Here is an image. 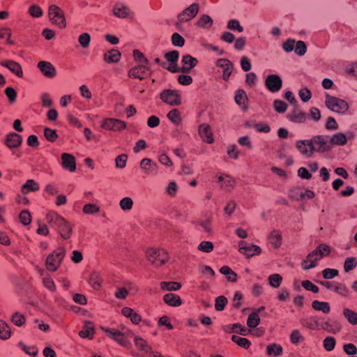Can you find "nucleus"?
<instances>
[{"label": "nucleus", "mask_w": 357, "mask_h": 357, "mask_svg": "<svg viewBox=\"0 0 357 357\" xmlns=\"http://www.w3.org/2000/svg\"><path fill=\"white\" fill-rule=\"evenodd\" d=\"M289 338L291 342L294 344H297L305 340V337L301 335V333L298 329H295L291 331Z\"/></svg>", "instance_id": "47"}, {"label": "nucleus", "mask_w": 357, "mask_h": 357, "mask_svg": "<svg viewBox=\"0 0 357 357\" xmlns=\"http://www.w3.org/2000/svg\"><path fill=\"white\" fill-rule=\"evenodd\" d=\"M282 236L278 231L273 230L269 235V241L275 248L281 245Z\"/></svg>", "instance_id": "38"}, {"label": "nucleus", "mask_w": 357, "mask_h": 357, "mask_svg": "<svg viewBox=\"0 0 357 357\" xmlns=\"http://www.w3.org/2000/svg\"><path fill=\"white\" fill-rule=\"evenodd\" d=\"M199 134L204 142L208 144L213 142V137L209 125L205 123L200 125L199 127Z\"/></svg>", "instance_id": "22"}, {"label": "nucleus", "mask_w": 357, "mask_h": 357, "mask_svg": "<svg viewBox=\"0 0 357 357\" xmlns=\"http://www.w3.org/2000/svg\"><path fill=\"white\" fill-rule=\"evenodd\" d=\"M231 340L244 349H248L251 344L250 342L247 338L241 337L236 335L231 336Z\"/></svg>", "instance_id": "44"}, {"label": "nucleus", "mask_w": 357, "mask_h": 357, "mask_svg": "<svg viewBox=\"0 0 357 357\" xmlns=\"http://www.w3.org/2000/svg\"><path fill=\"white\" fill-rule=\"evenodd\" d=\"M94 333V329L92 322L86 321L83 329L79 332V335L82 338L92 339Z\"/></svg>", "instance_id": "29"}, {"label": "nucleus", "mask_w": 357, "mask_h": 357, "mask_svg": "<svg viewBox=\"0 0 357 357\" xmlns=\"http://www.w3.org/2000/svg\"><path fill=\"white\" fill-rule=\"evenodd\" d=\"M227 303V299L224 296H218L215 298V308L217 311H222L224 310L226 304Z\"/></svg>", "instance_id": "53"}, {"label": "nucleus", "mask_w": 357, "mask_h": 357, "mask_svg": "<svg viewBox=\"0 0 357 357\" xmlns=\"http://www.w3.org/2000/svg\"><path fill=\"white\" fill-rule=\"evenodd\" d=\"M66 255V249L59 247L56 250L50 254L46 259V267L50 271H56Z\"/></svg>", "instance_id": "4"}, {"label": "nucleus", "mask_w": 357, "mask_h": 357, "mask_svg": "<svg viewBox=\"0 0 357 357\" xmlns=\"http://www.w3.org/2000/svg\"><path fill=\"white\" fill-rule=\"evenodd\" d=\"M62 166L64 169H68L70 172H74L76 169L75 158L72 155L64 153L61 155Z\"/></svg>", "instance_id": "23"}, {"label": "nucleus", "mask_w": 357, "mask_h": 357, "mask_svg": "<svg viewBox=\"0 0 357 357\" xmlns=\"http://www.w3.org/2000/svg\"><path fill=\"white\" fill-rule=\"evenodd\" d=\"M234 99H235L236 103L238 105L241 106V105H244L245 101L246 100H248V97H247L245 91L243 89L237 90L236 92Z\"/></svg>", "instance_id": "46"}, {"label": "nucleus", "mask_w": 357, "mask_h": 357, "mask_svg": "<svg viewBox=\"0 0 357 357\" xmlns=\"http://www.w3.org/2000/svg\"><path fill=\"white\" fill-rule=\"evenodd\" d=\"M329 252V246L325 244L319 245L314 250L308 254L307 259L303 261V268L304 270H308L314 268L317 266L316 262L324 256L327 255Z\"/></svg>", "instance_id": "2"}, {"label": "nucleus", "mask_w": 357, "mask_h": 357, "mask_svg": "<svg viewBox=\"0 0 357 357\" xmlns=\"http://www.w3.org/2000/svg\"><path fill=\"white\" fill-rule=\"evenodd\" d=\"M172 43L176 47H183L185 44V39L178 33H174L172 36Z\"/></svg>", "instance_id": "63"}, {"label": "nucleus", "mask_w": 357, "mask_h": 357, "mask_svg": "<svg viewBox=\"0 0 357 357\" xmlns=\"http://www.w3.org/2000/svg\"><path fill=\"white\" fill-rule=\"evenodd\" d=\"M120 207L123 211L130 210L133 206V202L130 197L123 198L119 202Z\"/></svg>", "instance_id": "60"}, {"label": "nucleus", "mask_w": 357, "mask_h": 357, "mask_svg": "<svg viewBox=\"0 0 357 357\" xmlns=\"http://www.w3.org/2000/svg\"><path fill=\"white\" fill-rule=\"evenodd\" d=\"M301 324L310 330H319L320 323L314 317H309L301 320Z\"/></svg>", "instance_id": "27"}, {"label": "nucleus", "mask_w": 357, "mask_h": 357, "mask_svg": "<svg viewBox=\"0 0 357 357\" xmlns=\"http://www.w3.org/2000/svg\"><path fill=\"white\" fill-rule=\"evenodd\" d=\"M283 349L278 344H270L266 347L267 354L271 356H278L282 354Z\"/></svg>", "instance_id": "35"}, {"label": "nucleus", "mask_w": 357, "mask_h": 357, "mask_svg": "<svg viewBox=\"0 0 357 357\" xmlns=\"http://www.w3.org/2000/svg\"><path fill=\"white\" fill-rule=\"evenodd\" d=\"M22 143V137L16 132H10L7 135L5 144L9 149H15Z\"/></svg>", "instance_id": "21"}, {"label": "nucleus", "mask_w": 357, "mask_h": 357, "mask_svg": "<svg viewBox=\"0 0 357 357\" xmlns=\"http://www.w3.org/2000/svg\"><path fill=\"white\" fill-rule=\"evenodd\" d=\"M78 41L83 48H87L90 44L91 36L88 33H83L78 37Z\"/></svg>", "instance_id": "58"}, {"label": "nucleus", "mask_w": 357, "mask_h": 357, "mask_svg": "<svg viewBox=\"0 0 357 357\" xmlns=\"http://www.w3.org/2000/svg\"><path fill=\"white\" fill-rule=\"evenodd\" d=\"M89 282L93 289H98L101 284V279L99 274L98 273H93L91 275Z\"/></svg>", "instance_id": "51"}, {"label": "nucleus", "mask_w": 357, "mask_h": 357, "mask_svg": "<svg viewBox=\"0 0 357 357\" xmlns=\"http://www.w3.org/2000/svg\"><path fill=\"white\" fill-rule=\"evenodd\" d=\"M146 253L148 261L155 268L165 264L169 259L168 253L164 249L149 248Z\"/></svg>", "instance_id": "3"}, {"label": "nucleus", "mask_w": 357, "mask_h": 357, "mask_svg": "<svg viewBox=\"0 0 357 357\" xmlns=\"http://www.w3.org/2000/svg\"><path fill=\"white\" fill-rule=\"evenodd\" d=\"M329 139L331 148L333 146H344L347 144V135L342 132L334 134Z\"/></svg>", "instance_id": "26"}, {"label": "nucleus", "mask_w": 357, "mask_h": 357, "mask_svg": "<svg viewBox=\"0 0 357 357\" xmlns=\"http://www.w3.org/2000/svg\"><path fill=\"white\" fill-rule=\"evenodd\" d=\"M44 136L51 142H54L58 137L56 130H53L50 128H45L44 129Z\"/></svg>", "instance_id": "59"}, {"label": "nucleus", "mask_w": 357, "mask_h": 357, "mask_svg": "<svg viewBox=\"0 0 357 357\" xmlns=\"http://www.w3.org/2000/svg\"><path fill=\"white\" fill-rule=\"evenodd\" d=\"M160 99L171 106L180 105L181 96L177 91L172 89H165L160 93Z\"/></svg>", "instance_id": "9"}, {"label": "nucleus", "mask_w": 357, "mask_h": 357, "mask_svg": "<svg viewBox=\"0 0 357 357\" xmlns=\"http://www.w3.org/2000/svg\"><path fill=\"white\" fill-rule=\"evenodd\" d=\"M160 287L163 290L167 291H176L178 290L181 287V284L177 282H160Z\"/></svg>", "instance_id": "39"}, {"label": "nucleus", "mask_w": 357, "mask_h": 357, "mask_svg": "<svg viewBox=\"0 0 357 357\" xmlns=\"http://www.w3.org/2000/svg\"><path fill=\"white\" fill-rule=\"evenodd\" d=\"M134 342L135 346L141 351H143L146 353L150 354V357H151L152 348L149 346L146 341L143 338L137 336H135Z\"/></svg>", "instance_id": "30"}, {"label": "nucleus", "mask_w": 357, "mask_h": 357, "mask_svg": "<svg viewBox=\"0 0 357 357\" xmlns=\"http://www.w3.org/2000/svg\"><path fill=\"white\" fill-rule=\"evenodd\" d=\"M10 334L11 332L7 324L0 320V338L7 340L10 337Z\"/></svg>", "instance_id": "45"}, {"label": "nucleus", "mask_w": 357, "mask_h": 357, "mask_svg": "<svg viewBox=\"0 0 357 357\" xmlns=\"http://www.w3.org/2000/svg\"><path fill=\"white\" fill-rule=\"evenodd\" d=\"M330 136L328 135H316L310 140L312 144L315 146V151L324 153L331 149L330 144Z\"/></svg>", "instance_id": "8"}, {"label": "nucleus", "mask_w": 357, "mask_h": 357, "mask_svg": "<svg viewBox=\"0 0 357 357\" xmlns=\"http://www.w3.org/2000/svg\"><path fill=\"white\" fill-rule=\"evenodd\" d=\"M260 323V319L257 312H252L248 317L247 319V325L250 328H255Z\"/></svg>", "instance_id": "43"}, {"label": "nucleus", "mask_w": 357, "mask_h": 357, "mask_svg": "<svg viewBox=\"0 0 357 357\" xmlns=\"http://www.w3.org/2000/svg\"><path fill=\"white\" fill-rule=\"evenodd\" d=\"M213 243L211 241H203L198 245V250L203 252L209 253L213 250Z\"/></svg>", "instance_id": "52"}, {"label": "nucleus", "mask_w": 357, "mask_h": 357, "mask_svg": "<svg viewBox=\"0 0 357 357\" xmlns=\"http://www.w3.org/2000/svg\"><path fill=\"white\" fill-rule=\"evenodd\" d=\"M181 62L183 65L182 68H181V72L183 73H190L191 70L198 63L197 59L190 54L183 55Z\"/></svg>", "instance_id": "17"}, {"label": "nucleus", "mask_w": 357, "mask_h": 357, "mask_svg": "<svg viewBox=\"0 0 357 357\" xmlns=\"http://www.w3.org/2000/svg\"><path fill=\"white\" fill-rule=\"evenodd\" d=\"M121 52L115 49L107 51L104 54L103 59L107 63H116L121 59Z\"/></svg>", "instance_id": "24"}, {"label": "nucleus", "mask_w": 357, "mask_h": 357, "mask_svg": "<svg viewBox=\"0 0 357 357\" xmlns=\"http://www.w3.org/2000/svg\"><path fill=\"white\" fill-rule=\"evenodd\" d=\"M50 226L56 229L63 239H68L72 234V228L68 222L55 212H50L47 215Z\"/></svg>", "instance_id": "1"}, {"label": "nucleus", "mask_w": 357, "mask_h": 357, "mask_svg": "<svg viewBox=\"0 0 357 357\" xmlns=\"http://www.w3.org/2000/svg\"><path fill=\"white\" fill-rule=\"evenodd\" d=\"M38 69L43 75L48 78L54 77L56 75V70L54 66L49 61H42L38 63Z\"/></svg>", "instance_id": "18"}, {"label": "nucleus", "mask_w": 357, "mask_h": 357, "mask_svg": "<svg viewBox=\"0 0 357 357\" xmlns=\"http://www.w3.org/2000/svg\"><path fill=\"white\" fill-rule=\"evenodd\" d=\"M287 118L294 123H303L306 120V113L300 110L298 104L294 106L291 113L287 115Z\"/></svg>", "instance_id": "20"}, {"label": "nucleus", "mask_w": 357, "mask_h": 357, "mask_svg": "<svg viewBox=\"0 0 357 357\" xmlns=\"http://www.w3.org/2000/svg\"><path fill=\"white\" fill-rule=\"evenodd\" d=\"M199 10V3H193L190 5L177 15L178 22L176 23V26L180 30L181 23L189 22L192 19L195 18Z\"/></svg>", "instance_id": "6"}, {"label": "nucleus", "mask_w": 357, "mask_h": 357, "mask_svg": "<svg viewBox=\"0 0 357 357\" xmlns=\"http://www.w3.org/2000/svg\"><path fill=\"white\" fill-rule=\"evenodd\" d=\"M213 23V19L208 15H202L197 22V25L202 28H210Z\"/></svg>", "instance_id": "37"}, {"label": "nucleus", "mask_w": 357, "mask_h": 357, "mask_svg": "<svg viewBox=\"0 0 357 357\" xmlns=\"http://www.w3.org/2000/svg\"><path fill=\"white\" fill-rule=\"evenodd\" d=\"M227 28L231 31H237L238 32L243 31V27L241 25L237 20H231L227 22Z\"/></svg>", "instance_id": "57"}, {"label": "nucleus", "mask_w": 357, "mask_h": 357, "mask_svg": "<svg viewBox=\"0 0 357 357\" xmlns=\"http://www.w3.org/2000/svg\"><path fill=\"white\" fill-rule=\"evenodd\" d=\"M296 147L302 155L307 157H310L315 151V146L312 144L311 140H298Z\"/></svg>", "instance_id": "15"}, {"label": "nucleus", "mask_w": 357, "mask_h": 357, "mask_svg": "<svg viewBox=\"0 0 357 357\" xmlns=\"http://www.w3.org/2000/svg\"><path fill=\"white\" fill-rule=\"evenodd\" d=\"M273 107L278 112L284 113L287 110L288 105L282 100H275L273 102Z\"/></svg>", "instance_id": "62"}, {"label": "nucleus", "mask_w": 357, "mask_h": 357, "mask_svg": "<svg viewBox=\"0 0 357 357\" xmlns=\"http://www.w3.org/2000/svg\"><path fill=\"white\" fill-rule=\"evenodd\" d=\"M325 104L329 109L342 114L349 109V105L345 100L328 94L326 96Z\"/></svg>", "instance_id": "5"}, {"label": "nucleus", "mask_w": 357, "mask_h": 357, "mask_svg": "<svg viewBox=\"0 0 357 357\" xmlns=\"http://www.w3.org/2000/svg\"><path fill=\"white\" fill-rule=\"evenodd\" d=\"M29 13L33 17H40L43 15V11L42 8L36 5H31L29 8Z\"/></svg>", "instance_id": "55"}, {"label": "nucleus", "mask_w": 357, "mask_h": 357, "mask_svg": "<svg viewBox=\"0 0 357 357\" xmlns=\"http://www.w3.org/2000/svg\"><path fill=\"white\" fill-rule=\"evenodd\" d=\"M20 222L24 225H28L31 222V216L28 210H23L20 214Z\"/></svg>", "instance_id": "64"}, {"label": "nucleus", "mask_w": 357, "mask_h": 357, "mask_svg": "<svg viewBox=\"0 0 357 357\" xmlns=\"http://www.w3.org/2000/svg\"><path fill=\"white\" fill-rule=\"evenodd\" d=\"M312 307L317 311H321L324 314H328L331 311V307L328 302L319 301L317 300L313 301L312 303Z\"/></svg>", "instance_id": "32"}, {"label": "nucleus", "mask_w": 357, "mask_h": 357, "mask_svg": "<svg viewBox=\"0 0 357 357\" xmlns=\"http://www.w3.org/2000/svg\"><path fill=\"white\" fill-rule=\"evenodd\" d=\"M239 252L247 257H251L254 255H259L261 249L259 246L256 245H247L244 241L239 243Z\"/></svg>", "instance_id": "16"}, {"label": "nucleus", "mask_w": 357, "mask_h": 357, "mask_svg": "<svg viewBox=\"0 0 357 357\" xmlns=\"http://www.w3.org/2000/svg\"><path fill=\"white\" fill-rule=\"evenodd\" d=\"M216 66L223 69L222 77L225 81H228L234 70V64L227 59H219Z\"/></svg>", "instance_id": "14"}, {"label": "nucleus", "mask_w": 357, "mask_h": 357, "mask_svg": "<svg viewBox=\"0 0 357 357\" xmlns=\"http://www.w3.org/2000/svg\"><path fill=\"white\" fill-rule=\"evenodd\" d=\"M196 224L200 226L203 231L208 233L211 234L212 232V218L211 216H204L200 219H199Z\"/></svg>", "instance_id": "25"}, {"label": "nucleus", "mask_w": 357, "mask_h": 357, "mask_svg": "<svg viewBox=\"0 0 357 357\" xmlns=\"http://www.w3.org/2000/svg\"><path fill=\"white\" fill-rule=\"evenodd\" d=\"M319 328L326 331L328 333L335 334L341 331V326L339 323H336V329L333 328V325L328 321L320 324Z\"/></svg>", "instance_id": "40"}, {"label": "nucleus", "mask_w": 357, "mask_h": 357, "mask_svg": "<svg viewBox=\"0 0 357 357\" xmlns=\"http://www.w3.org/2000/svg\"><path fill=\"white\" fill-rule=\"evenodd\" d=\"M0 64L8 68L12 73L18 77H22L23 71L20 64L12 60H5L0 63Z\"/></svg>", "instance_id": "19"}, {"label": "nucleus", "mask_w": 357, "mask_h": 357, "mask_svg": "<svg viewBox=\"0 0 357 357\" xmlns=\"http://www.w3.org/2000/svg\"><path fill=\"white\" fill-rule=\"evenodd\" d=\"M151 73L150 65H137L129 70L128 75L130 77L142 80L150 76Z\"/></svg>", "instance_id": "10"}, {"label": "nucleus", "mask_w": 357, "mask_h": 357, "mask_svg": "<svg viewBox=\"0 0 357 357\" xmlns=\"http://www.w3.org/2000/svg\"><path fill=\"white\" fill-rule=\"evenodd\" d=\"M163 301L165 303L170 306H178L181 305V298L174 294L168 293L163 296Z\"/></svg>", "instance_id": "31"}, {"label": "nucleus", "mask_w": 357, "mask_h": 357, "mask_svg": "<svg viewBox=\"0 0 357 357\" xmlns=\"http://www.w3.org/2000/svg\"><path fill=\"white\" fill-rule=\"evenodd\" d=\"M113 13L117 17L126 18L129 15L130 9L124 5L116 4L114 7Z\"/></svg>", "instance_id": "33"}, {"label": "nucleus", "mask_w": 357, "mask_h": 357, "mask_svg": "<svg viewBox=\"0 0 357 357\" xmlns=\"http://www.w3.org/2000/svg\"><path fill=\"white\" fill-rule=\"evenodd\" d=\"M220 272L226 275L227 280L229 282H236L237 280V275L235 272H234L229 266H224L220 268Z\"/></svg>", "instance_id": "36"}, {"label": "nucleus", "mask_w": 357, "mask_h": 357, "mask_svg": "<svg viewBox=\"0 0 357 357\" xmlns=\"http://www.w3.org/2000/svg\"><path fill=\"white\" fill-rule=\"evenodd\" d=\"M319 283L324 286L326 289L333 290V291L341 296H349V290L344 284L337 282H330L328 281H320Z\"/></svg>", "instance_id": "12"}, {"label": "nucleus", "mask_w": 357, "mask_h": 357, "mask_svg": "<svg viewBox=\"0 0 357 357\" xmlns=\"http://www.w3.org/2000/svg\"><path fill=\"white\" fill-rule=\"evenodd\" d=\"M50 20L60 28H64L66 26V22L64 14L61 9L56 6L51 5L48 9Z\"/></svg>", "instance_id": "7"}, {"label": "nucleus", "mask_w": 357, "mask_h": 357, "mask_svg": "<svg viewBox=\"0 0 357 357\" xmlns=\"http://www.w3.org/2000/svg\"><path fill=\"white\" fill-rule=\"evenodd\" d=\"M167 118L175 124H178L181 121V114L177 109H173L167 114Z\"/></svg>", "instance_id": "48"}, {"label": "nucleus", "mask_w": 357, "mask_h": 357, "mask_svg": "<svg viewBox=\"0 0 357 357\" xmlns=\"http://www.w3.org/2000/svg\"><path fill=\"white\" fill-rule=\"evenodd\" d=\"M101 329L105 331L107 336L114 340L118 335H126L125 333H123L122 332L114 328L101 327Z\"/></svg>", "instance_id": "61"}, {"label": "nucleus", "mask_w": 357, "mask_h": 357, "mask_svg": "<svg viewBox=\"0 0 357 357\" xmlns=\"http://www.w3.org/2000/svg\"><path fill=\"white\" fill-rule=\"evenodd\" d=\"M268 284L273 288H278L282 283V278L278 273L272 274L268 278Z\"/></svg>", "instance_id": "42"}, {"label": "nucleus", "mask_w": 357, "mask_h": 357, "mask_svg": "<svg viewBox=\"0 0 357 357\" xmlns=\"http://www.w3.org/2000/svg\"><path fill=\"white\" fill-rule=\"evenodd\" d=\"M19 346L28 355L36 356L38 354V349L33 346H26L22 342L19 343Z\"/></svg>", "instance_id": "56"}, {"label": "nucleus", "mask_w": 357, "mask_h": 357, "mask_svg": "<svg viewBox=\"0 0 357 357\" xmlns=\"http://www.w3.org/2000/svg\"><path fill=\"white\" fill-rule=\"evenodd\" d=\"M343 315L350 324L357 325V312H355L349 308H344L343 310Z\"/></svg>", "instance_id": "41"}, {"label": "nucleus", "mask_w": 357, "mask_h": 357, "mask_svg": "<svg viewBox=\"0 0 357 357\" xmlns=\"http://www.w3.org/2000/svg\"><path fill=\"white\" fill-rule=\"evenodd\" d=\"M39 190L38 184L33 179H29L22 186L21 191L24 195H26L31 191H37Z\"/></svg>", "instance_id": "34"}, {"label": "nucleus", "mask_w": 357, "mask_h": 357, "mask_svg": "<svg viewBox=\"0 0 357 357\" xmlns=\"http://www.w3.org/2000/svg\"><path fill=\"white\" fill-rule=\"evenodd\" d=\"M140 168L147 174L153 173L157 170V165L149 158H144L139 164Z\"/></svg>", "instance_id": "28"}, {"label": "nucleus", "mask_w": 357, "mask_h": 357, "mask_svg": "<svg viewBox=\"0 0 357 357\" xmlns=\"http://www.w3.org/2000/svg\"><path fill=\"white\" fill-rule=\"evenodd\" d=\"M307 51V46L305 43L302 40H298L296 42L295 46H294V52L295 53L301 56H303Z\"/></svg>", "instance_id": "49"}, {"label": "nucleus", "mask_w": 357, "mask_h": 357, "mask_svg": "<svg viewBox=\"0 0 357 357\" xmlns=\"http://www.w3.org/2000/svg\"><path fill=\"white\" fill-rule=\"evenodd\" d=\"M264 84L269 91L276 93L281 89L282 80L278 75L271 74L266 77Z\"/></svg>", "instance_id": "11"}, {"label": "nucleus", "mask_w": 357, "mask_h": 357, "mask_svg": "<svg viewBox=\"0 0 357 357\" xmlns=\"http://www.w3.org/2000/svg\"><path fill=\"white\" fill-rule=\"evenodd\" d=\"M336 344V340L333 337L328 336L323 342L324 349L328 351H331L334 349Z\"/></svg>", "instance_id": "50"}, {"label": "nucleus", "mask_w": 357, "mask_h": 357, "mask_svg": "<svg viewBox=\"0 0 357 357\" xmlns=\"http://www.w3.org/2000/svg\"><path fill=\"white\" fill-rule=\"evenodd\" d=\"M102 127L106 130L120 131L126 128V123L117 119L109 118L103 121Z\"/></svg>", "instance_id": "13"}, {"label": "nucleus", "mask_w": 357, "mask_h": 357, "mask_svg": "<svg viewBox=\"0 0 357 357\" xmlns=\"http://www.w3.org/2000/svg\"><path fill=\"white\" fill-rule=\"evenodd\" d=\"M165 58L170 63H177L179 58V52L177 50H172L165 53Z\"/></svg>", "instance_id": "54"}]
</instances>
